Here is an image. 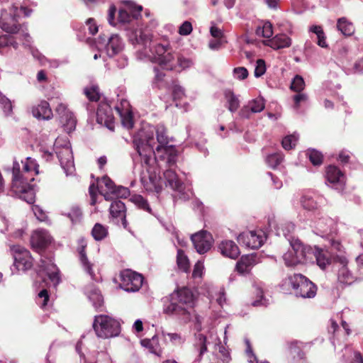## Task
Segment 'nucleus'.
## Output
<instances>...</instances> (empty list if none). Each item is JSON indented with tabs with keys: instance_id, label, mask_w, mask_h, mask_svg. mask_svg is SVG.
Listing matches in <instances>:
<instances>
[{
	"instance_id": "1",
	"label": "nucleus",
	"mask_w": 363,
	"mask_h": 363,
	"mask_svg": "<svg viewBox=\"0 0 363 363\" xmlns=\"http://www.w3.org/2000/svg\"><path fill=\"white\" fill-rule=\"evenodd\" d=\"M129 38L135 50V57L139 60L157 62L168 70L175 69L177 66L185 69L193 65L191 59L177 55L168 43H156L154 50L148 48L147 45L151 42L149 33L135 32L130 33Z\"/></svg>"
},
{
	"instance_id": "2",
	"label": "nucleus",
	"mask_w": 363,
	"mask_h": 363,
	"mask_svg": "<svg viewBox=\"0 0 363 363\" xmlns=\"http://www.w3.org/2000/svg\"><path fill=\"white\" fill-rule=\"evenodd\" d=\"M154 138V129L151 127L139 130L133 136V145L141 159V162L150 169V166L156 163L160 171L172 168L176 165L178 152L174 145L162 147L156 146Z\"/></svg>"
},
{
	"instance_id": "3",
	"label": "nucleus",
	"mask_w": 363,
	"mask_h": 363,
	"mask_svg": "<svg viewBox=\"0 0 363 363\" xmlns=\"http://www.w3.org/2000/svg\"><path fill=\"white\" fill-rule=\"evenodd\" d=\"M194 306L193 293L189 289L184 287L170 295L169 302L164 306L163 311L167 315L186 321L190 319V310Z\"/></svg>"
},
{
	"instance_id": "4",
	"label": "nucleus",
	"mask_w": 363,
	"mask_h": 363,
	"mask_svg": "<svg viewBox=\"0 0 363 363\" xmlns=\"http://www.w3.org/2000/svg\"><path fill=\"white\" fill-rule=\"evenodd\" d=\"M163 179L156 175V172H152L147 168L148 179L141 177V182L147 191L159 194L163 188V183L166 186H169L172 190L182 192L184 189L183 182L178 178L177 174L172 168L164 169Z\"/></svg>"
},
{
	"instance_id": "5",
	"label": "nucleus",
	"mask_w": 363,
	"mask_h": 363,
	"mask_svg": "<svg viewBox=\"0 0 363 363\" xmlns=\"http://www.w3.org/2000/svg\"><path fill=\"white\" fill-rule=\"evenodd\" d=\"M20 164L14 160L12 169V186L11 191L21 199L28 203H33L35 199V193L33 189L34 185L30 182L34 181V177L28 178L25 175H21Z\"/></svg>"
},
{
	"instance_id": "6",
	"label": "nucleus",
	"mask_w": 363,
	"mask_h": 363,
	"mask_svg": "<svg viewBox=\"0 0 363 363\" xmlns=\"http://www.w3.org/2000/svg\"><path fill=\"white\" fill-rule=\"evenodd\" d=\"M92 327L96 336L102 339L116 337L121 333L119 321L107 315H95Z\"/></svg>"
},
{
	"instance_id": "7",
	"label": "nucleus",
	"mask_w": 363,
	"mask_h": 363,
	"mask_svg": "<svg viewBox=\"0 0 363 363\" xmlns=\"http://www.w3.org/2000/svg\"><path fill=\"white\" fill-rule=\"evenodd\" d=\"M286 283L291 286L296 297L303 298H314L317 293V286L306 277L301 274H294L286 279Z\"/></svg>"
},
{
	"instance_id": "8",
	"label": "nucleus",
	"mask_w": 363,
	"mask_h": 363,
	"mask_svg": "<svg viewBox=\"0 0 363 363\" xmlns=\"http://www.w3.org/2000/svg\"><path fill=\"white\" fill-rule=\"evenodd\" d=\"M53 151L66 175L72 174L74 171V164L69 143L59 138L56 139L53 145Z\"/></svg>"
},
{
	"instance_id": "9",
	"label": "nucleus",
	"mask_w": 363,
	"mask_h": 363,
	"mask_svg": "<svg viewBox=\"0 0 363 363\" xmlns=\"http://www.w3.org/2000/svg\"><path fill=\"white\" fill-rule=\"evenodd\" d=\"M337 60V65L346 74H363V57L352 62V54L346 47L338 49Z\"/></svg>"
},
{
	"instance_id": "10",
	"label": "nucleus",
	"mask_w": 363,
	"mask_h": 363,
	"mask_svg": "<svg viewBox=\"0 0 363 363\" xmlns=\"http://www.w3.org/2000/svg\"><path fill=\"white\" fill-rule=\"evenodd\" d=\"M96 47L99 49L104 48L109 57L123 52L125 43L118 34H112L109 36L101 34L96 40Z\"/></svg>"
},
{
	"instance_id": "11",
	"label": "nucleus",
	"mask_w": 363,
	"mask_h": 363,
	"mask_svg": "<svg viewBox=\"0 0 363 363\" xmlns=\"http://www.w3.org/2000/svg\"><path fill=\"white\" fill-rule=\"evenodd\" d=\"M143 277L141 274L130 269H125L121 273L120 286L127 292H136L142 286Z\"/></svg>"
},
{
	"instance_id": "12",
	"label": "nucleus",
	"mask_w": 363,
	"mask_h": 363,
	"mask_svg": "<svg viewBox=\"0 0 363 363\" xmlns=\"http://www.w3.org/2000/svg\"><path fill=\"white\" fill-rule=\"evenodd\" d=\"M142 9V6H136L134 3L128 1L118 11V23L123 26L134 25V23L141 16Z\"/></svg>"
},
{
	"instance_id": "13",
	"label": "nucleus",
	"mask_w": 363,
	"mask_h": 363,
	"mask_svg": "<svg viewBox=\"0 0 363 363\" xmlns=\"http://www.w3.org/2000/svg\"><path fill=\"white\" fill-rule=\"evenodd\" d=\"M11 251L14 259V266L18 271H26L31 268L33 259L28 250L21 245H13Z\"/></svg>"
},
{
	"instance_id": "14",
	"label": "nucleus",
	"mask_w": 363,
	"mask_h": 363,
	"mask_svg": "<svg viewBox=\"0 0 363 363\" xmlns=\"http://www.w3.org/2000/svg\"><path fill=\"white\" fill-rule=\"evenodd\" d=\"M313 232L322 238L332 236L337 232L336 221L330 217L322 216L315 222Z\"/></svg>"
},
{
	"instance_id": "15",
	"label": "nucleus",
	"mask_w": 363,
	"mask_h": 363,
	"mask_svg": "<svg viewBox=\"0 0 363 363\" xmlns=\"http://www.w3.org/2000/svg\"><path fill=\"white\" fill-rule=\"evenodd\" d=\"M325 183L328 186L342 191L345 184V175L335 165H329L325 170Z\"/></svg>"
},
{
	"instance_id": "16",
	"label": "nucleus",
	"mask_w": 363,
	"mask_h": 363,
	"mask_svg": "<svg viewBox=\"0 0 363 363\" xmlns=\"http://www.w3.org/2000/svg\"><path fill=\"white\" fill-rule=\"evenodd\" d=\"M238 242L251 249L259 248L264 243L265 236L262 231H248L240 233Z\"/></svg>"
},
{
	"instance_id": "17",
	"label": "nucleus",
	"mask_w": 363,
	"mask_h": 363,
	"mask_svg": "<svg viewBox=\"0 0 363 363\" xmlns=\"http://www.w3.org/2000/svg\"><path fill=\"white\" fill-rule=\"evenodd\" d=\"M191 240L196 252L201 255L207 252L211 248L213 243L211 235L205 230L192 235Z\"/></svg>"
},
{
	"instance_id": "18",
	"label": "nucleus",
	"mask_w": 363,
	"mask_h": 363,
	"mask_svg": "<svg viewBox=\"0 0 363 363\" xmlns=\"http://www.w3.org/2000/svg\"><path fill=\"white\" fill-rule=\"evenodd\" d=\"M337 264H338L337 279L344 284L350 285L357 279V274H353L348 268V261L345 257L338 256Z\"/></svg>"
},
{
	"instance_id": "19",
	"label": "nucleus",
	"mask_w": 363,
	"mask_h": 363,
	"mask_svg": "<svg viewBox=\"0 0 363 363\" xmlns=\"http://www.w3.org/2000/svg\"><path fill=\"white\" fill-rule=\"evenodd\" d=\"M113 119L114 118L111 106L106 102L100 103L96 111L97 123L101 125H104L111 130H113Z\"/></svg>"
},
{
	"instance_id": "20",
	"label": "nucleus",
	"mask_w": 363,
	"mask_h": 363,
	"mask_svg": "<svg viewBox=\"0 0 363 363\" xmlns=\"http://www.w3.org/2000/svg\"><path fill=\"white\" fill-rule=\"evenodd\" d=\"M55 111L59 116L60 121L64 129L68 133L74 130L77 121L73 113L69 111L67 106L63 104H60L55 108Z\"/></svg>"
},
{
	"instance_id": "21",
	"label": "nucleus",
	"mask_w": 363,
	"mask_h": 363,
	"mask_svg": "<svg viewBox=\"0 0 363 363\" xmlns=\"http://www.w3.org/2000/svg\"><path fill=\"white\" fill-rule=\"evenodd\" d=\"M289 244L294 250L299 264L313 262V249L311 246L303 245L298 239L291 240Z\"/></svg>"
},
{
	"instance_id": "22",
	"label": "nucleus",
	"mask_w": 363,
	"mask_h": 363,
	"mask_svg": "<svg viewBox=\"0 0 363 363\" xmlns=\"http://www.w3.org/2000/svg\"><path fill=\"white\" fill-rule=\"evenodd\" d=\"M77 251L79 253V260L80 265L83 270L91 277L92 280L96 281V274L93 270L94 264L89 260L85 248L86 247V242L84 238H80L78 240Z\"/></svg>"
},
{
	"instance_id": "23",
	"label": "nucleus",
	"mask_w": 363,
	"mask_h": 363,
	"mask_svg": "<svg viewBox=\"0 0 363 363\" xmlns=\"http://www.w3.org/2000/svg\"><path fill=\"white\" fill-rule=\"evenodd\" d=\"M324 198L314 191L304 193L301 199V206L307 211H315L323 203Z\"/></svg>"
},
{
	"instance_id": "24",
	"label": "nucleus",
	"mask_w": 363,
	"mask_h": 363,
	"mask_svg": "<svg viewBox=\"0 0 363 363\" xmlns=\"http://www.w3.org/2000/svg\"><path fill=\"white\" fill-rule=\"evenodd\" d=\"M40 270L46 273L49 279L54 284V286H57L61 281L60 277V270L57 267V266L53 263L52 259H40V262L39 264Z\"/></svg>"
},
{
	"instance_id": "25",
	"label": "nucleus",
	"mask_w": 363,
	"mask_h": 363,
	"mask_svg": "<svg viewBox=\"0 0 363 363\" xmlns=\"http://www.w3.org/2000/svg\"><path fill=\"white\" fill-rule=\"evenodd\" d=\"M265 107L264 100L262 97H258L250 101L247 105L244 106L239 112L240 118L248 119L252 113H260Z\"/></svg>"
},
{
	"instance_id": "26",
	"label": "nucleus",
	"mask_w": 363,
	"mask_h": 363,
	"mask_svg": "<svg viewBox=\"0 0 363 363\" xmlns=\"http://www.w3.org/2000/svg\"><path fill=\"white\" fill-rule=\"evenodd\" d=\"M52 237L49 232L44 229H38L33 232L30 238L32 247L40 250L48 246L52 242Z\"/></svg>"
},
{
	"instance_id": "27",
	"label": "nucleus",
	"mask_w": 363,
	"mask_h": 363,
	"mask_svg": "<svg viewBox=\"0 0 363 363\" xmlns=\"http://www.w3.org/2000/svg\"><path fill=\"white\" fill-rule=\"evenodd\" d=\"M218 250L224 257L235 259L240 254V249L237 244L230 240H224L218 245Z\"/></svg>"
},
{
	"instance_id": "28",
	"label": "nucleus",
	"mask_w": 363,
	"mask_h": 363,
	"mask_svg": "<svg viewBox=\"0 0 363 363\" xmlns=\"http://www.w3.org/2000/svg\"><path fill=\"white\" fill-rule=\"evenodd\" d=\"M291 38L284 33L276 35L274 37L264 41V45L277 50L287 48L291 45Z\"/></svg>"
},
{
	"instance_id": "29",
	"label": "nucleus",
	"mask_w": 363,
	"mask_h": 363,
	"mask_svg": "<svg viewBox=\"0 0 363 363\" xmlns=\"http://www.w3.org/2000/svg\"><path fill=\"white\" fill-rule=\"evenodd\" d=\"M31 113L33 117L39 120L48 121L51 119L53 116L50 104L46 101H42L37 106H33Z\"/></svg>"
},
{
	"instance_id": "30",
	"label": "nucleus",
	"mask_w": 363,
	"mask_h": 363,
	"mask_svg": "<svg viewBox=\"0 0 363 363\" xmlns=\"http://www.w3.org/2000/svg\"><path fill=\"white\" fill-rule=\"evenodd\" d=\"M230 359L228 350L221 345L220 341L218 343H216L211 359L212 363H229Z\"/></svg>"
},
{
	"instance_id": "31",
	"label": "nucleus",
	"mask_w": 363,
	"mask_h": 363,
	"mask_svg": "<svg viewBox=\"0 0 363 363\" xmlns=\"http://www.w3.org/2000/svg\"><path fill=\"white\" fill-rule=\"evenodd\" d=\"M207 339L206 337L198 332L195 333L194 335V348L198 352V356L195 359V362L201 361L202 356L207 351Z\"/></svg>"
},
{
	"instance_id": "32",
	"label": "nucleus",
	"mask_w": 363,
	"mask_h": 363,
	"mask_svg": "<svg viewBox=\"0 0 363 363\" xmlns=\"http://www.w3.org/2000/svg\"><path fill=\"white\" fill-rule=\"evenodd\" d=\"M255 264V257L247 255L241 257L235 265V270L240 274H248Z\"/></svg>"
},
{
	"instance_id": "33",
	"label": "nucleus",
	"mask_w": 363,
	"mask_h": 363,
	"mask_svg": "<svg viewBox=\"0 0 363 363\" xmlns=\"http://www.w3.org/2000/svg\"><path fill=\"white\" fill-rule=\"evenodd\" d=\"M315 259L317 264L322 269H325L331 264V257L328 251L315 247L313 250V259Z\"/></svg>"
},
{
	"instance_id": "34",
	"label": "nucleus",
	"mask_w": 363,
	"mask_h": 363,
	"mask_svg": "<svg viewBox=\"0 0 363 363\" xmlns=\"http://www.w3.org/2000/svg\"><path fill=\"white\" fill-rule=\"evenodd\" d=\"M295 225L291 222H284L279 224L276 228V234L278 236L284 237L289 242L292 240H296L292 237Z\"/></svg>"
},
{
	"instance_id": "35",
	"label": "nucleus",
	"mask_w": 363,
	"mask_h": 363,
	"mask_svg": "<svg viewBox=\"0 0 363 363\" xmlns=\"http://www.w3.org/2000/svg\"><path fill=\"white\" fill-rule=\"evenodd\" d=\"M101 189L100 193L104 195L106 200H110V194H112L116 188L114 182L107 176H104L99 182Z\"/></svg>"
},
{
	"instance_id": "36",
	"label": "nucleus",
	"mask_w": 363,
	"mask_h": 363,
	"mask_svg": "<svg viewBox=\"0 0 363 363\" xmlns=\"http://www.w3.org/2000/svg\"><path fill=\"white\" fill-rule=\"evenodd\" d=\"M150 127V125H147L143 127L141 129H143L145 128H147ZM154 129V131L156 132V140L157 142V146L161 145L162 147H166V146H170L171 145H169V138L166 134V128L163 125L159 124L156 126V128H154L151 126Z\"/></svg>"
},
{
	"instance_id": "37",
	"label": "nucleus",
	"mask_w": 363,
	"mask_h": 363,
	"mask_svg": "<svg viewBox=\"0 0 363 363\" xmlns=\"http://www.w3.org/2000/svg\"><path fill=\"white\" fill-rule=\"evenodd\" d=\"M157 21L155 20H152L150 22L149 25L147 26L145 28H140V29H130V28L125 27V29L127 30V37L128 38V41L130 42V43H131V42L130 40V38H129V35L130 33H135H135L140 32V31L147 32V33H149L151 36V42L147 46H148V48L154 50V47H155V44L160 43L157 42L155 40H153L152 34L151 31L152 29L155 28L157 27Z\"/></svg>"
},
{
	"instance_id": "38",
	"label": "nucleus",
	"mask_w": 363,
	"mask_h": 363,
	"mask_svg": "<svg viewBox=\"0 0 363 363\" xmlns=\"http://www.w3.org/2000/svg\"><path fill=\"white\" fill-rule=\"evenodd\" d=\"M143 347L148 349L150 353L160 356L161 354V348L159 343V340L157 335H154L152 338H145L140 341Z\"/></svg>"
},
{
	"instance_id": "39",
	"label": "nucleus",
	"mask_w": 363,
	"mask_h": 363,
	"mask_svg": "<svg viewBox=\"0 0 363 363\" xmlns=\"http://www.w3.org/2000/svg\"><path fill=\"white\" fill-rule=\"evenodd\" d=\"M223 94L228 104V110L232 113L235 112L240 106L239 96L230 89H225Z\"/></svg>"
},
{
	"instance_id": "40",
	"label": "nucleus",
	"mask_w": 363,
	"mask_h": 363,
	"mask_svg": "<svg viewBox=\"0 0 363 363\" xmlns=\"http://www.w3.org/2000/svg\"><path fill=\"white\" fill-rule=\"evenodd\" d=\"M342 358L345 363H363V358L358 352H353L350 347H345L342 351Z\"/></svg>"
},
{
	"instance_id": "41",
	"label": "nucleus",
	"mask_w": 363,
	"mask_h": 363,
	"mask_svg": "<svg viewBox=\"0 0 363 363\" xmlns=\"http://www.w3.org/2000/svg\"><path fill=\"white\" fill-rule=\"evenodd\" d=\"M87 296L96 309H99L103 306L104 298L98 289L94 286L91 287V289L87 291Z\"/></svg>"
},
{
	"instance_id": "42",
	"label": "nucleus",
	"mask_w": 363,
	"mask_h": 363,
	"mask_svg": "<svg viewBox=\"0 0 363 363\" xmlns=\"http://www.w3.org/2000/svg\"><path fill=\"white\" fill-rule=\"evenodd\" d=\"M337 28L344 35L350 36L354 33V27L346 18L337 20Z\"/></svg>"
},
{
	"instance_id": "43",
	"label": "nucleus",
	"mask_w": 363,
	"mask_h": 363,
	"mask_svg": "<svg viewBox=\"0 0 363 363\" xmlns=\"http://www.w3.org/2000/svg\"><path fill=\"white\" fill-rule=\"evenodd\" d=\"M109 211L113 218H118L125 215V203L120 200H115L111 203Z\"/></svg>"
},
{
	"instance_id": "44",
	"label": "nucleus",
	"mask_w": 363,
	"mask_h": 363,
	"mask_svg": "<svg viewBox=\"0 0 363 363\" xmlns=\"http://www.w3.org/2000/svg\"><path fill=\"white\" fill-rule=\"evenodd\" d=\"M38 167L35 160L28 157L23 163V171L21 175H25L28 178L34 177L33 174L30 175V173L33 171L35 174H38L39 173Z\"/></svg>"
},
{
	"instance_id": "45",
	"label": "nucleus",
	"mask_w": 363,
	"mask_h": 363,
	"mask_svg": "<svg viewBox=\"0 0 363 363\" xmlns=\"http://www.w3.org/2000/svg\"><path fill=\"white\" fill-rule=\"evenodd\" d=\"M254 288L257 298L252 303V305L255 307L267 306L269 305V299L264 297L262 286L256 284L254 285Z\"/></svg>"
},
{
	"instance_id": "46",
	"label": "nucleus",
	"mask_w": 363,
	"mask_h": 363,
	"mask_svg": "<svg viewBox=\"0 0 363 363\" xmlns=\"http://www.w3.org/2000/svg\"><path fill=\"white\" fill-rule=\"evenodd\" d=\"M309 31L316 35L317 45L318 46L323 48H327L328 47L326 42V35L320 26H312L309 28Z\"/></svg>"
},
{
	"instance_id": "47",
	"label": "nucleus",
	"mask_w": 363,
	"mask_h": 363,
	"mask_svg": "<svg viewBox=\"0 0 363 363\" xmlns=\"http://www.w3.org/2000/svg\"><path fill=\"white\" fill-rule=\"evenodd\" d=\"M116 110L121 116V123L123 126L127 129L132 128L133 127V119L132 112L128 109L123 111L118 106H116Z\"/></svg>"
},
{
	"instance_id": "48",
	"label": "nucleus",
	"mask_w": 363,
	"mask_h": 363,
	"mask_svg": "<svg viewBox=\"0 0 363 363\" xmlns=\"http://www.w3.org/2000/svg\"><path fill=\"white\" fill-rule=\"evenodd\" d=\"M108 228L101 223H96L92 230L91 235L96 241H101L108 236Z\"/></svg>"
},
{
	"instance_id": "49",
	"label": "nucleus",
	"mask_w": 363,
	"mask_h": 363,
	"mask_svg": "<svg viewBox=\"0 0 363 363\" xmlns=\"http://www.w3.org/2000/svg\"><path fill=\"white\" fill-rule=\"evenodd\" d=\"M284 160V155L280 152H275L267 156L266 164L272 169L278 167Z\"/></svg>"
},
{
	"instance_id": "50",
	"label": "nucleus",
	"mask_w": 363,
	"mask_h": 363,
	"mask_svg": "<svg viewBox=\"0 0 363 363\" xmlns=\"http://www.w3.org/2000/svg\"><path fill=\"white\" fill-rule=\"evenodd\" d=\"M153 71L155 73V77L152 80V86L158 89H162L165 87L166 83L164 80V73L160 71L157 67H154Z\"/></svg>"
},
{
	"instance_id": "51",
	"label": "nucleus",
	"mask_w": 363,
	"mask_h": 363,
	"mask_svg": "<svg viewBox=\"0 0 363 363\" xmlns=\"http://www.w3.org/2000/svg\"><path fill=\"white\" fill-rule=\"evenodd\" d=\"M109 58L111 62L118 69H123L128 65V58L123 52H119L115 56H111Z\"/></svg>"
},
{
	"instance_id": "52",
	"label": "nucleus",
	"mask_w": 363,
	"mask_h": 363,
	"mask_svg": "<svg viewBox=\"0 0 363 363\" xmlns=\"http://www.w3.org/2000/svg\"><path fill=\"white\" fill-rule=\"evenodd\" d=\"M256 34L265 38H270L273 35L272 24L269 21L263 23L262 26L257 27Z\"/></svg>"
},
{
	"instance_id": "53",
	"label": "nucleus",
	"mask_w": 363,
	"mask_h": 363,
	"mask_svg": "<svg viewBox=\"0 0 363 363\" xmlns=\"http://www.w3.org/2000/svg\"><path fill=\"white\" fill-rule=\"evenodd\" d=\"M177 262L179 269L185 272H187L189 269V262L187 256L184 254V252L181 250H177Z\"/></svg>"
},
{
	"instance_id": "54",
	"label": "nucleus",
	"mask_w": 363,
	"mask_h": 363,
	"mask_svg": "<svg viewBox=\"0 0 363 363\" xmlns=\"http://www.w3.org/2000/svg\"><path fill=\"white\" fill-rule=\"evenodd\" d=\"M84 94L91 101H98L100 99L101 94L97 85H91L89 87H86L84 90Z\"/></svg>"
},
{
	"instance_id": "55",
	"label": "nucleus",
	"mask_w": 363,
	"mask_h": 363,
	"mask_svg": "<svg viewBox=\"0 0 363 363\" xmlns=\"http://www.w3.org/2000/svg\"><path fill=\"white\" fill-rule=\"evenodd\" d=\"M298 140V135L294 133V134L286 135L281 141L282 147L286 150L293 149Z\"/></svg>"
},
{
	"instance_id": "56",
	"label": "nucleus",
	"mask_w": 363,
	"mask_h": 363,
	"mask_svg": "<svg viewBox=\"0 0 363 363\" xmlns=\"http://www.w3.org/2000/svg\"><path fill=\"white\" fill-rule=\"evenodd\" d=\"M306 155L314 166H319L323 163L322 153L315 149L308 150Z\"/></svg>"
},
{
	"instance_id": "57",
	"label": "nucleus",
	"mask_w": 363,
	"mask_h": 363,
	"mask_svg": "<svg viewBox=\"0 0 363 363\" xmlns=\"http://www.w3.org/2000/svg\"><path fill=\"white\" fill-rule=\"evenodd\" d=\"M283 259L284 260L285 264L287 267H294L299 264L298 259L296 257L295 251L292 247L284 254Z\"/></svg>"
},
{
	"instance_id": "58",
	"label": "nucleus",
	"mask_w": 363,
	"mask_h": 363,
	"mask_svg": "<svg viewBox=\"0 0 363 363\" xmlns=\"http://www.w3.org/2000/svg\"><path fill=\"white\" fill-rule=\"evenodd\" d=\"M290 88L294 91L301 92L305 88L303 78L298 74L296 75L291 81Z\"/></svg>"
},
{
	"instance_id": "59",
	"label": "nucleus",
	"mask_w": 363,
	"mask_h": 363,
	"mask_svg": "<svg viewBox=\"0 0 363 363\" xmlns=\"http://www.w3.org/2000/svg\"><path fill=\"white\" fill-rule=\"evenodd\" d=\"M162 336L165 340L169 339V342L173 345H181L184 342V339L182 338L179 333L162 331Z\"/></svg>"
},
{
	"instance_id": "60",
	"label": "nucleus",
	"mask_w": 363,
	"mask_h": 363,
	"mask_svg": "<svg viewBox=\"0 0 363 363\" xmlns=\"http://www.w3.org/2000/svg\"><path fill=\"white\" fill-rule=\"evenodd\" d=\"M0 105L2 106L6 116H9L13 113V106L11 100L1 93H0Z\"/></svg>"
},
{
	"instance_id": "61",
	"label": "nucleus",
	"mask_w": 363,
	"mask_h": 363,
	"mask_svg": "<svg viewBox=\"0 0 363 363\" xmlns=\"http://www.w3.org/2000/svg\"><path fill=\"white\" fill-rule=\"evenodd\" d=\"M67 216L73 224L78 223L81 221L82 217V210L79 207H73L67 213Z\"/></svg>"
},
{
	"instance_id": "62",
	"label": "nucleus",
	"mask_w": 363,
	"mask_h": 363,
	"mask_svg": "<svg viewBox=\"0 0 363 363\" xmlns=\"http://www.w3.org/2000/svg\"><path fill=\"white\" fill-rule=\"evenodd\" d=\"M133 202L138 206V208L151 213V208L147 201L140 195H137L133 198Z\"/></svg>"
},
{
	"instance_id": "63",
	"label": "nucleus",
	"mask_w": 363,
	"mask_h": 363,
	"mask_svg": "<svg viewBox=\"0 0 363 363\" xmlns=\"http://www.w3.org/2000/svg\"><path fill=\"white\" fill-rule=\"evenodd\" d=\"M233 74L234 78L238 80H243L248 77V71L244 67H238L233 69Z\"/></svg>"
},
{
	"instance_id": "64",
	"label": "nucleus",
	"mask_w": 363,
	"mask_h": 363,
	"mask_svg": "<svg viewBox=\"0 0 363 363\" xmlns=\"http://www.w3.org/2000/svg\"><path fill=\"white\" fill-rule=\"evenodd\" d=\"M356 262V274L359 280L363 279V254L359 255L355 259Z\"/></svg>"
}]
</instances>
